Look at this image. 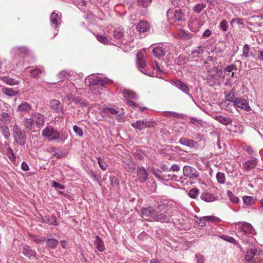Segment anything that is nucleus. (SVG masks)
I'll list each match as a JSON object with an SVG mask.
<instances>
[{
    "instance_id": "obj_39",
    "label": "nucleus",
    "mask_w": 263,
    "mask_h": 263,
    "mask_svg": "<svg viewBox=\"0 0 263 263\" xmlns=\"http://www.w3.org/2000/svg\"><path fill=\"white\" fill-rule=\"evenodd\" d=\"M204 52L203 48L201 46H198L196 49L192 51L191 53L194 57H199Z\"/></svg>"
},
{
    "instance_id": "obj_60",
    "label": "nucleus",
    "mask_w": 263,
    "mask_h": 263,
    "mask_svg": "<svg viewBox=\"0 0 263 263\" xmlns=\"http://www.w3.org/2000/svg\"><path fill=\"white\" fill-rule=\"evenodd\" d=\"M254 256L250 253L249 250L247 252L246 255L245 256V261H250L253 259Z\"/></svg>"
},
{
    "instance_id": "obj_4",
    "label": "nucleus",
    "mask_w": 263,
    "mask_h": 263,
    "mask_svg": "<svg viewBox=\"0 0 263 263\" xmlns=\"http://www.w3.org/2000/svg\"><path fill=\"white\" fill-rule=\"evenodd\" d=\"M106 83V80L101 77H95L92 78L89 82V89L93 93L100 94L102 90V87Z\"/></svg>"
},
{
    "instance_id": "obj_27",
    "label": "nucleus",
    "mask_w": 263,
    "mask_h": 263,
    "mask_svg": "<svg viewBox=\"0 0 263 263\" xmlns=\"http://www.w3.org/2000/svg\"><path fill=\"white\" fill-rule=\"evenodd\" d=\"M155 210H154L151 206L147 208H143L141 209V213L143 215L146 216H150L153 218V216L154 215Z\"/></svg>"
},
{
    "instance_id": "obj_11",
    "label": "nucleus",
    "mask_w": 263,
    "mask_h": 263,
    "mask_svg": "<svg viewBox=\"0 0 263 263\" xmlns=\"http://www.w3.org/2000/svg\"><path fill=\"white\" fill-rule=\"evenodd\" d=\"M234 104L237 107L246 111H250L251 108L247 100L243 98H237L234 101Z\"/></svg>"
},
{
    "instance_id": "obj_63",
    "label": "nucleus",
    "mask_w": 263,
    "mask_h": 263,
    "mask_svg": "<svg viewBox=\"0 0 263 263\" xmlns=\"http://www.w3.org/2000/svg\"><path fill=\"white\" fill-rule=\"evenodd\" d=\"M234 69L235 70L237 69V67H236V65H229L228 66H227V67H226L224 68V71H228V72H231Z\"/></svg>"
},
{
    "instance_id": "obj_24",
    "label": "nucleus",
    "mask_w": 263,
    "mask_h": 263,
    "mask_svg": "<svg viewBox=\"0 0 263 263\" xmlns=\"http://www.w3.org/2000/svg\"><path fill=\"white\" fill-rule=\"evenodd\" d=\"M11 121V117L9 114L6 112H2L0 114V122L2 124L8 125Z\"/></svg>"
},
{
    "instance_id": "obj_53",
    "label": "nucleus",
    "mask_w": 263,
    "mask_h": 263,
    "mask_svg": "<svg viewBox=\"0 0 263 263\" xmlns=\"http://www.w3.org/2000/svg\"><path fill=\"white\" fill-rule=\"evenodd\" d=\"M195 259H196L197 263H204V260H205L204 257L202 254H201L200 253L196 254Z\"/></svg>"
},
{
    "instance_id": "obj_32",
    "label": "nucleus",
    "mask_w": 263,
    "mask_h": 263,
    "mask_svg": "<svg viewBox=\"0 0 263 263\" xmlns=\"http://www.w3.org/2000/svg\"><path fill=\"white\" fill-rule=\"evenodd\" d=\"M2 91L4 94L9 97H14L17 94V91L8 87L3 88Z\"/></svg>"
},
{
    "instance_id": "obj_64",
    "label": "nucleus",
    "mask_w": 263,
    "mask_h": 263,
    "mask_svg": "<svg viewBox=\"0 0 263 263\" xmlns=\"http://www.w3.org/2000/svg\"><path fill=\"white\" fill-rule=\"evenodd\" d=\"M192 37L191 34L187 33L182 30V39L184 38L186 40H189Z\"/></svg>"
},
{
    "instance_id": "obj_19",
    "label": "nucleus",
    "mask_w": 263,
    "mask_h": 263,
    "mask_svg": "<svg viewBox=\"0 0 263 263\" xmlns=\"http://www.w3.org/2000/svg\"><path fill=\"white\" fill-rule=\"evenodd\" d=\"M200 198L206 202H212L218 200V197H216L208 192H204L201 195Z\"/></svg>"
},
{
    "instance_id": "obj_37",
    "label": "nucleus",
    "mask_w": 263,
    "mask_h": 263,
    "mask_svg": "<svg viewBox=\"0 0 263 263\" xmlns=\"http://www.w3.org/2000/svg\"><path fill=\"white\" fill-rule=\"evenodd\" d=\"M243 203L247 206H250L254 203L253 198L251 196H246L242 197Z\"/></svg>"
},
{
    "instance_id": "obj_8",
    "label": "nucleus",
    "mask_w": 263,
    "mask_h": 263,
    "mask_svg": "<svg viewBox=\"0 0 263 263\" xmlns=\"http://www.w3.org/2000/svg\"><path fill=\"white\" fill-rule=\"evenodd\" d=\"M22 253L28 259L37 260L38 256L35 250H33L28 245H24L22 250Z\"/></svg>"
},
{
    "instance_id": "obj_61",
    "label": "nucleus",
    "mask_w": 263,
    "mask_h": 263,
    "mask_svg": "<svg viewBox=\"0 0 263 263\" xmlns=\"http://www.w3.org/2000/svg\"><path fill=\"white\" fill-rule=\"evenodd\" d=\"M182 91L184 92L186 94L190 95V88L185 84L182 83Z\"/></svg>"
},
{
    "instance_id": "obj_44",
    "label": "nucleus",
    "mask_w": 263,
    "mask_h": 263,
    "mask_svg": "<svg viewBox=\"0 0 263 263\" xmlns=\"http://www.w3.org/2000/svg\"><path fill=\"white\" fill-rule=\"evenodd\" d=\"M132 126L139 130H141L144 128L143 121L141 120H138L135 123H133Z\"/></svg>"
},
{
    "instance_id": "obj_30",
    "label": "nucleus",
    "mask_w": 263,
    "mask_h": 263,
    "mask_svg": "<svg viewBox=\"0 0 263 263\" xmlns=\"http://www.w3.org/2000/svg\"><path fill=\"white\" fill-rule=\"evenodd\" d=\"M1 80L5 82L6 84L13 85H16L18 83V81L15 80L14 79H12L9 77L3 76L1 78Z\"/></svg>"
},
{
    "instance_id": "obj_9",
    "label": "nucleus",
    "mask_w": 263,
    "mask_h": 263,
    "mask_svg": "<svg viewBox=\"0 0 263 263\" xmlns=\"http://www.w3.org/2000/svg\"><path fill=\"white\" fill-rule=\"evenodd\" d=\"M182 119L185 121L187 123L193 124L196 127H204L205 122L202 120L191 117H187L182 114Z\"/></svg>"
},
{
    "instance_id": "obj_13",
    "label": "nucleus",
    "mask_w": 263,
    "mask_h": 263,
    "mask_svg": "<svg viewBox=\"0 0 263 263\" xmlns=\"http://www.w3.org/2000/svg\"><path fill=\"white\" fill-rule=\"evenodd\" d=\"M31 105L26 102L21 103L17 107V110L20 114L24 115L29 114L31 110Z\"/></svg>"
},
{
    "instance_id": "obj_59",
    "label": "nucleus",
    "mask_w": 263,
    "mask_h": 263,
    "mask_svg": "<svg viewBox=\"0 0 263 263\" xmlns=\"http://www.w3.org/2000/svg\"><path fill=\"white\" fill-rule=\"evenodd\" d=\"M52 185L54 188H59L60 189H64L65 188L64 185L54 181L52 182Z\"/></svg>"
},
{
    "instance_id": "obj_58",
    "label": "nucleus",
    "mask_w": 263,
    "mask_h": 263,
    "mask_svg": "<svg viewBox=\"0 0 263 263\" xmlns=\"http://www.w3.org/2000/svg\"><path fill=\"white\" fill-rule=\"evenodd\" d=\"M181 0H172V5L175 7L174 9H180Z\"/></svg>"
},
{
    "instance_id": "obj_34",
    "label": "nucleus",
    "mask_w": 263,
    "mask_h": 263,
    "mask_svg": "<svg viewBox=\"0 0 263 263\" xmlns=\"http://www.w3.org/2000/svg\"><path fill=\"white\" fill-rule=\"evenodd\" d=\"M59 243V241L54 238H48L47 239V246L50 249H55Z\"/></svg>"
},
{
    "instance_id": "obj_7",
    "label": "nucleus",
    "mask_w": 263,
    "mask_h": 263,
    "mask_svg": "<svg viewBox=\"0 0 263 263\" xmlns=\"http://www.w3.org/2000/svg\"><path fill=\"white\" fill-rule=\"evenodd\" d=\"M36 129H40L45 124V118L43 115L38 112H34L31 114Z\"/></svg>"
},
{
    "instance_id": "obj_15",
    "label": "nucleus",
    "mask_w": 263,
    "mask_h": 263,
    "mask_svg": "<svg viewBox=\"0 0 263 263\" xmlns=\"http://www.w3.org/2000/svg\"><path fill=\"white\" fill-rule=\"evenodd\" d=\"M183 175L189 178L197 177L198 176L197 172L194 167L184 166L183 170Z\"/></svg>"
},
{
    "instance_id": "obj_54",
    "label": "nucleus",
    "mask_w": 263,
    "mask_h": 263,
    "mask_svg": "<svg viewBox=\"0 0 263 263\" xmlns=\"http://www.w3.org/2000/svg\"><path fill=\"white\" fill-rule=\"evenodd\" d=\"M205 221H215L218 222L220 219L218 217H216L214 216H205Z\"/></svg>"
},
{
    "instance_id": "obj_25",
    "label": "nucleus",
    "mask_w": 263,
    "mask_h": 263,
    "mask_svg": "<svg viewBox=\"0 0 263 263\" xmlns=\"http://www.w3.org/2000/svg\"><path fill=\"white\" fill-rule=\"evenodd\" d=\"M165 52L166 51L162 46L156 47L153 50V53L154 55L158 58H160L161 57L164 56Z\"/></svg>"
},
{
    "instance_id": "obj_21",
    "label": "nucleus",
    "mask_w": 263,
    "mask_h": 263,
    "mask_svg": "<svg viewBox=\"0 0 263 263\" xmlns=\"http://www.w3.org/2000/svg\"><path fill=\"white\" fill-rule=\"evenodd\" d=\"M257 159L253 158L252 160H248L243 164V168L246 171H250L254 168L257 165Z\"/></svg>"
},
{
    "instance_id": "obj_48",
    "label": "nucleus",
    "mask_w": 263,
    "mask_h": 263,
    "mask_svg": "<svg viewBox=\"0 0 263 263\" xmlns=\"http://www.w3.org/2000/svg\"><path fill=\"white\" fill-rule=\"evenodd\" d=\"M216 178L217 181L220 183L223 184L225 182V175L223 173H217L216 174Z\"/></svg>"
},
{
    "instance_id": "obj_50",
    "label": "nucleus",
    "mask_w": 263,
    "mask_h": 263,
    "mask_svg": "<svg viewBox=\"0 0 263 263\" xmlns=\"http://www.w3.org/2000/svg\"><path fill=\"white\" fill-rule=\"evenodd\" d=\"M219 28L223 32H226L228 30V22L226 20H222L219 24Z\"/></svg>"
},
{
    "instance_id": "obj_38",
    "label": "nucleus",
    "mask_w": 263,
    "mask_h": 263,
    "mask_svg": "<svg viewBox=\"0 0 263 263\" xmlns=\"http://www.w3.org/2000/svg\"><path fill=\"white\" fill-rule=\"evenodd\" d=\"M57 77L59 79L60 81H64L68 78L69 72L65 70H62L59 73Z\"/></svg>"
},
{
    "instance_id": "obj_18",
    "label": "nucleus",
    "mask_w": 263,
    "mask_h": 263,
    "mask_svg": "<svg viewBox=\"0 0 263 263\" xmlns=\"http://www.w3.org/2000/svg\"><path fill=\"white\" fill-rule=\"evenodd\" d=\"M50 107L54 110L57 113H63L62 107L60 101L57 100L53 99L50 101Z\"/></svg>"
},
{
    "instance_id": "obj_23",
    "label": "nucleus",
    "mask_w": 263,
    "mask_h": 263,
    "mask_svg": "<svg viewBox=\"0 0 263 263\" xmlns=\"http://www.w3.org/2000/svg\"><path fill=\"white\" fill-rule=\"evenodd\" d=\"M214 119L221 124L224 125H228L231 124L232 122V120L231 118L220 115L215 116Z\"/></svg>"
},
{
    "instance_id": "obj_26",
    "label": "nucleus",
    "mask_w": 263,
    "mask_h": 263,
    "mask_svg": "<svg viewBox=\"0 0 263 263\" xmlns=\"http://www.w3.org/2000/svg\"><path fill=\"white\" fill-rule=\"evenodd\" d=\"M112 36L116 40L121 39L124 36L123 29L121 28H114L112 31Z\"/></svg>"
},
{
    "instance_id": "obj_1",
    "label": "nucleus",
    "mask_w": 263,
    "mask_h": 263,
    "mask_svg": "<svg viewBox=\"0 0 263 263\" xmlns=\"http://www.w3.org/2000/svg\"><path fill=\"white\" fill-rule=\"evenodd\" d=\"M70 132L67 129L61 131L55 129L51 125L47 126L42 131V136L50 141H56L59 143H64L68 138Z\"/></svg>"
},
{
    "instance_id": "obj_46",
    "label": "nucleus",
    "mask_w": 263,
    "mask_h": 263,
    "mask_svg": "<svg viewBox=\"0 0 263 263\" xmlns=\"http://www.w3.org/2000/svg\"><path fill=\"white\" fill-rule=\"evenodd\" d=\"M7 155L11 161H15V156L12 149L10 147H8L7 149Z\"/></svg>"
},
{
    "instance_id": "obj_28",
    "label": "nucleus",
    "mask_w": 263,
    "mask_h": 263,
    "mask_svg": "<svg viewBox=\"0 0 263 263\" xmlns=\"http://www.w3.org/2000/svg\"><path fill=\"white\" fill-rule=\"evenodd\" d=\"M44 69L43 68L35 67L33 69L30 70V73L33 78L37 79L40 77L41 74L44 72Z\"/></svg>"
},
{
    "instance_id": "obj_56",
    "label": "nucleus",
    "mask_w": 263,
    "mask_h": 263,
    "mask_svg": "<svg viewBox=\"0 0 263 263\" xmlns=\"http://www.w3.org/2000/svg\"><path fill=\"white\" fill-rule=\"evenodd\" d=\"M110 184L112 186H116V185H119V181L117 178L116 177H111L110 178Z\"/></svg>"
},
{
    "instance_id": "obj_51",
    "label": "nucleus",
    "mask_w": 263,
    "mask_h": 263,
    "mask_svg": "<svg viewBox=\"0 0 263 263\" xmlns=\"http://www.w3.org/2000/svg\"><path fill=\"white\" fill-rule=\"evenodd\" d=\"M195 142L192 140L186 139H182V145H184L190 147H193Z\"/></svg>"
},
{
    "instance_id": "obj_36",
    "label": "nucleus",
    "mask_w": 263,
    "mask_h": 263,
    "mask_svg": "<svg viewBox=\"0 0 263 263\" xmlns=\"http://www.w3.org/2000/svg\"><path fill=\"white\" fill-rule=\"evenodd\" d=\"M152 173L153 175L157 178L160 180H168L164 175H162V172L158 169H154L153 170Z\"/></svg>"
},
{
    "instance_id": "obj_20",
    "label": "nucleus",
    "mask_w": 263,
    "mask_h": 263,
    "mask_svg": "<svg viewBox=\"0 0 263 263\" xmlns=\"http://www.w3.org/2000/svg\"><path fill=\"white\" fill-rule=\"evenodd\" d=\"M42 221L43 223H48L50 225L58 226L59 223L57 221L56 217L54 215H47L45 216L42 218Z\"/></svg>"
},
{
    "instance_id": "obj_52",
    "label": "nucleus",
    "mask_w": 263,
    "mask_h": 263,
    "mask_svg": "<svg viewBox=\"0 0 263 263\" xmlns=\"http://www.w3.org/2000/svg\"><path fill=\"white\" fill-rule=\"evenodd\" d=\"M73 132L76 133L77 135L79 137H82L83 135V132L82 129L78 126L77 125H74L73 127Z\"/></svg>"
},
{
    "instance_id": "obj_3",
    "label": "nucleus",
    "mask_w": 263,
    "mask_h": 263,
    "mask_svg": "<svg viewBox=\"0 0 263 263\" xmlns=\"http://www.w3.org/2000/svg\"><path fill=\"white\" fill-rule=\"evenodd\" d=\"M12 136L14 141L20 146H24L27 140L25 132L16 124L12 127Z\"/></svg>"
},
{
    "instance_id": "obj_33",
    "label": "nucleus",
    "mask_w": 263,
    "mask_h": 263,
    "mask_svg": "<svg viewBox=\"0 0 263 263\" xmlns=\"http://www.w3.org/2000/svg\"><path fill=\"white\" fill-rule=\"evenodd\" d=\"M13 51L21 55H24L28 53V49L25 47H16L13 49Z\"/></svg>"
},
{
    "instance_id": "obj_35",
    "label": "nucleus",
    "mask_w": 263,
    "mask_h": 263,
    "mask_svg": "<svg viewBox=\"0 0 263 263\" xmlns=\"http://www.w3.org/2000/svg\"><path fill=\"white\" fill-rule=\"evenodd\" d=\"M242 55L245 58H248L253 55V52L250 51V46L248 44H245L242 50Z\"/></svg>"
},
{
    "instance_id": "obj_14",
    "label": "nucleus",
    "mask_w": 263,
    "mask_h": 263,
    "mask_svg": "<svg viewBox=\"0 0 263 263\" xmlns=\"http://www.w3.org/2000/svg\"><path fill=\"white\" fill-rule=\"evenodd\" d=\"M150 28L149 24L145 21H140L136 26L137 31L140 33L149 32Z\"/></svg>"
},
{
    "instance_id": "obj_55",
    "label": "nucleus",
    "mask_w": 263,
    "mask_h": 263,
    "mask_svg": "<svg viewBox=\"0 0 263 263\" xmlns=\"http://www.w3.org/2000/svg\"><path fill=\"white\" fill-rule=\"evenodd\" d=\"M196 222L200 226L204 227L206 224L205 216L203 218H196Z\"/></svg>"
},
{
    "instance_id": "obj_43",
    "label": "nucleus",
    "mask_w": 263,
    "mask_h": 263,
    "mask_svg": "<svg viewBox=\"0 0 263 263\" xmlns=\"http://www.w3.org/2000/svg\"><path fill=\"white\" fill-rule=\"evenodd\" d=\"M96 37L100 43L104 44H108L109 41V38L104 35H97Z\"/></svg>"
},
{
    "instance_id": "obj_42",
    "label": "nucleus",
    "mask_w": 263,
    "mask_h": 263,
    "mask_svg": "<svg viewBox=\"0 0 263 263\" xmlns=\"http://www.w3.org/2000/svg\"><path fill=\"white\" fill-rule=\"evenodd\" d=\"M152 0H137L138 5L142 7L146 8L150 5Z\"/></svg>"
},
{
    "instance_id": "obj_6",
    "label": "nucleus",
    "mask_w": 263,
    "mask_h": 263,
    "mask_svg": "<svg viewBox=\"0 0 263 263\" xmlns=\"http://www.w3.org/2000/svg\"><path fill=\"white\" fill-rule=\"evenodd\" d=\"M166 16L171 25H179L181 20V9H170L167 11Z\"/></svg>"
},
{
    "instance_id": "obj_31",
    "label": "nucleus",
    "mask_w": 263,
    "mask_h": 263,
    "mask_svg": "<svg viewBox=\"0 0 263 263\" xmlns=\"http://www.w3.org/2000/svg\"><path fill=\"white\" fill-rule=\"evenodd\" d=\"M236 91L233 89L230 92H225V98L226 100L229 102H232L234 103V101L236 100L235 98Z\"/></svg>"
},
{
    "instance_id": "obj_10",
    "label": "nucleus",
    "mask_w": 263,
    "mask_h": 263,
    "mask_svg": "<svg viewBox=\"0 0 263 263\" xmlns=\"http://www.w3.org/2000/svg\"><path fill=\"white\" fill-rule=\"evenodd\" d=\"M22 124L24 126L25 128L28 131L34 132L36 130L35 124L31 116L29 118H25L23 120Z\"/></svg>"
},
{
    "instance_id": "obj_22",
    "label": "nucleus",
    "mask_w": 263,
    "mask_h": 263,
    "mask_svg": "<svg viewBox=\"0 0 263 263\" xmlns=\"http://www.w3.org/2000/svg\"><path fill=\"white\" fill-rule=\"evenodd\" d=\"M93 243L99 251L103 252L105 250L104 241L99 236H95Z\"/></svg>"
},
{
    "instance_id": "obj_2",
    "label": "nucleus",
    "mask_w": 263,
    "mask_h": 263,
    "mask_svg": "<svg viewBox=\"0 0 263 263\" xmlns=\"http://www.w3.org/2000/svg\"><path fill=\"white\" fill-rule=\"evenodd\" d=\"M170 206L168 202L165 200L160 201L158 203V209L159 211L155 212L153 218L157 221L161 222H166L169 220V214L168 213V207Z\"/></svg>"
},
{
    "instance_id": "obj_41",
    "label": "nucleus",
    "mask_w": 263,
    "mask_h": 263,
    "mask_svg": "<svg viewBox=\"0 0 263 263\" xmlns=\"http://www.w3.org/2000/svg\"><path fill=\"white\" fill-rule=\"evenodd\" d=\"M206 7V5L204 3H200L197 4L194 7L193 10L195 12L199 13L202 11Z\"/></svg>"
},
{
    "instance_id": "obj_62",
    "label": "nucleus",
    "mask_w": 263,
    "mask_h": 263,
    "mask_svg": "<svg viewBox=\"0 0 263 263\" xmlns=\"http://www.w3.org/2000/svg\"><path fill=\"white\" fill-rule=\"evenodd\" d=\"M127 96L132 99H136L137 98V96L136 93L133 91H128L126 92Z\"/></svg>"
},
{
    "instance_id": "obj_45",
    "label": "nucleus",
    "mask_w": 263,
    "mask_h": 263,
    "mask_svg": "<svg viewBox=\"0 0 263 263\" xmlns=\"http://www.w3.org/2000/svg\"><path fill=\"white\" fill-rule=\"evenodd\" d=\"M228 195L229 197L230 201L234 203H238L239 202V199L237 197L234 195L232 192L229 191L227 192Z\"/></svg>"
},
{
    "instance_id": "obj_12",
    "label": "nucleus",
    "mask_w": 263,
    "mask_h": 263,
    "mask_svg": "<svg viewBox=\"0 0 263 263\" xmlns=\"http://www.w3.org/2000/svg\"><path fill=\"white\" fill-rule=\"evenodd\" d=\"M238 224L241 225L240 229L245 234L252 235L256 234L254 228L250 223L247 222H239Z\"/></svg>"
},
{
    "instance_id": "obj_47",
    "label": "nucleus",
    "mask_w": 263,
    "mask_h": 263,
    "mask_svg": "<svg viewBox=\"0 0 263 263\" xmlns=\"http://www.w3.org/2000/svg\"><path fill=\"white\" fill-rule=\"evenodd\" d=\"M98 163L100 168L103 170L106 171L107 168V165L105 162L104 160H103L100 157L97 158Z\"/></svg>"
},
{
    "instance_id": "obj_16",
    "label": "nucleus",
    "mask_w": 263,
    "mask_h": 263,
    "mask_svg": "<svg viewBox=\"0 0 263 263\" xmlns=\"http://www.w3.org/2000/svg\"><path fill=\"white\" fill-rule=\"evenodd\" d=\"M61 19L59 15L54 12H52L50 16V23L52 27L57 28L60 25Z\"/></svg>"
},
{
    "instance_id": "obj_49",
    "label": "nucleus",
    "mask_w": 263,
    "mask_h": 263,
    "mask_svg": "<svg viewBox=\"0 0 263 263\" xmlns=\"http://www.w3.org/2000/svg\"><path fill=\"white\" fill-rule=\"evenodd\" d=\"M164 115L167 117H174L178 119L181 117L180 114L173 111H166L164 113Z\"/></svg>"
},
{
    "instance_id": "obj_40",
    "label": "nucleus",
    "mask_w": 263,
    "mask_h": 263,
    "mask_svg": "<svg viewBox=\"0 0 263 263\" xmlns=\"http://www.w3.org/2000/svg\"><path fill=\"white\" fill-rule=\"evenodd\" d=\"M186 195L192 198H195L198 195L199 191L196 188H193L190 190L189 193L185 191Z\"/></svg>"
},
{
    "instance_id": "obj_29",
    "label": "nucleus",
    "mask_w": 263,
    "mask_h": 263,
    "mask_svg": "<svg viewBox=\"0 0 263 263\" xmlns=\"http://www.w3.org/2000/svg\"><path fill=\"white\" fill-rule=\"evenodd\" d=\"M57 150L58 147H51L49 149L48 152L51 154L52 156L56 158L57 159H59L63 157V155L62 152H58Z\"/></svg>"
},
{
    "instance_id": "obj_17",
    "label": "nucleus",
    "mask_w": 263,
    "mask_h": 263,
    "mask_svg": "<svg viewBox=\"0 0 263 263\" xmlns=\"http://www.w3.org/2000/svg\"><path fill=\"white\" fill-rule=\"evenodd\" d=\"M137 175L141 182H143L147 179L148 173L144 167H140L137 170Z\"/></svg>"
},
{
    "instance_id": "obj_5",
    "label": "nucleus",
    "mask_w": 263,
    "mask_h": 263,
    "mask_svg": "<svg viewBox=\"0 0 263 263\" xmlns=\"http://www.w3.org/2000/svg\"><path fill=\"white\" fill-rule=\"evenodd\" d=\"M137 64L141 72L146 75L154 77V73L149 70L146 65L144 55L143 52L140 51L137 54Z\"/></svg>"
},
{
    "instance_id": "obj_57",
    "label": "nucleus",
    "mask_w": 263,
    "mask_h": 263,
    "mask_svg": "<svg viewBox=\"0 0 263 263\" xmlns=\"http://www.w3.org/2000/svg\"><path fill=\"white\" fill-rule=\"evenodd\" d=\"M143 123V127H151L154 126L155 123L154 121H142Z\"/></svg>"
}]
</instances>
